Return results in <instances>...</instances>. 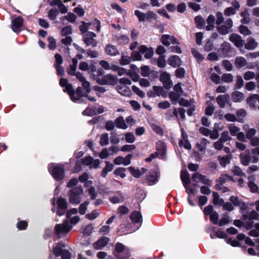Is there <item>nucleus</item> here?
Here are the masks:
<instances>
[{"instance_id": "2eb2a0df", "label": "nucleus", "mask_w": 259, "mask_h": 259, "mask_svg": "<svg viewBox=\"0 0 259 259\" xmlns=\"http://www.w3.org/2000/svg\"><path fill=\"white\" fill-rule=\"evenodd\" d=\"M158 177L159 175L157 172L155 171H150L146 176V182L149 186L154 185L157 182Z\"/></svg>"}, {"instance_id": "c85d7f7f", "label": "nucleus", "mask_w": 259, "mask_h": 259, "mask_svg": "<svg viewBox=\"0 0 259 259\" xmlns=\"http://www.w3.org/2000/svg\"><path fill=\"white\" fill-rule=\"evenodd\" d=\"M257 43L252 37L247 39V42L245 44V48L248 50H253L257 46Z\"/></svg>"}, {"instance_id": "393cba45", "label": "nucleus", "mask_w": 259, "mask_h": 259, "mask_svg": "<svg viewBox=\"0 0 259 259\" xmlns=\"http://www.w3.org/2000/svg\"><path fill=\"white\" fill-rule=\"evenodd\" d=\"M256 102L259 103V95H252L247 99V103L251 108L256 107Z\"/></svg>"}, {"instance_id": "e2e57ef3", "label": "nucleus", "mask_w": 259, "mask_h": 259, "mask_svg": "<svg viewBox=\"0 0 259 259\" xmlns=\"http://www.w3.org/2000/svg\"><path fill=\"white\" fill-rule=\"evenodd\" d=\"M209 219L210 221L214 224H218L219 214L216 211H213L209 215Z\"/></svg>"}, {"instance_id": "6e6d98bb", "label": "nucleus", "mask_w": 259, "mask_h": 259, "mask_svg": "<svg viewBox=\"0 0 259 259\" xmlns=\"http://www.w3.org/2000/svg\"><path fill=\"white\" fill-rule=\"evenodd\" d=\"M256 76L255 73L251 71H248L244 73L243 77L245 80H249L255 78Z\"/></svg>"}, {"instance_id": "f257e3e1", "label": "nucleus", "mask_w": 259, "mask_h": 259, "mask_svg": "<svg viewBox=\"0 0 259 259\" xmlns=\"http://www.w3.org/2000/svg\"><path fill=\"white\" fill-rule=\"evenodd\" d=\"M216 24L218 25V31L222 35H226L231 31L233 26V21L231 18H228L224 21V18L221 12H218L216 14Z\"/></svg>"}, {"instance_id": "f8f14e48", "label": "nucleus", "mask_w": 259, "mask_h": 259, "mask_svg": "<svg viewBox=\"0 0 259 259\" xmlns=\"http://www.w3.org/2000/svg\"><path fill=\"white\" fill-rule=\"evenodd\" d=\"M84 165L89 166L90 168H97L100 164L99 159H93L91 156H87L82 159Z\"/></svg>"}, {"instance_id": "774afa93", "label": "nucleus", "mask_w": 259, "mask_h": 259, "mask_svg": "<svg viewBox=\"0 0 259 259\" xmlns=\"http://www.w3.org/2000/svg\"><path fill=\"white\" fill-rule=\"evenodd\" d=\"M248 219L249 220H256L259 221V213L254 210L251 211L248 214Z\"/></svg>"}, {"instance_id": "0e129e2a", "label": "nucleus", "mask_w": 259, "mask_h": 259, "mask_svg": "<svg viewBox=\"0 0 259 259\" xmlns=\"http://www.w3.org/2000/svg\"><path fill=\"white\" fill-rule=\"evenodd\" d=\"M250 161V156L248 155H241V161L243 165H248Z\"/></svg>"}, {"instance_id": "79ce46f5", "label": "nucleus", "mask_w": 259, "mask_h": 259, "mask_svg": "<svg viewBox=\"0 0 259 259\" xmlns=\"http://www.w3.org/2000/svg\"><path fill=\"white\" fill-rule=\"evenodd\" d=\"M218 158L221 165L223 167H225L230 161V156L229 155L219 157Z\"/></svg>"}, {"instance_id": "a211bd4d", "label": "nucleus", "mask_w": 259, "mask_h": 259, "mask_svg": "<svg viewBox=\"0 0 259 259\" xmlns=\"http://www.w3.org/2000/svg\"><path fill=\"white\" fill-rule=\"evenodd\" d=\"M161 41L163 45L165 46H168L170 44H178L179 41L172 35H163L161 37Z\"/></svg>"}, {"instance_id": "4468645a", "label": "nucleus", "mask_w": 259, "mask_h": 259, "mask_svg": "<svg viewBox=\"0 0 259 259\" xmlns=\"http://www.w3.org/2000/svg\"><path fill=\"white\" fill-rule=\"evenodd\" d=\"M99 82L102 84L114 85L116 83L117 78L114 75L108 74L103 76Z\"/></svg>"}, {"instance_id": "39448f33", "label": "nucleus", "mask_w": 259, "mask_h": 259, "mask_svg": "<svg viewBox=\"0 0 259 259\" xmlns=\"http://www.w3.org/2000/svg\"><path fill=\"white\" fill-rule=\"evenodd\" d=\"M115 255L117 259H128L131 255L130 251L122 243L118 242L115 244Z\"/></svg>"}, {"instance_id": "6e6552de", "label": "nucleus", "mask_w": 259, "mask_h": 259, "mask_svg": "<svg viewBox=\"0 0 259 259\" xmlns=\"http://www.w3.org/2000/svg\"><path fill=\"white\" fill-rule=\"evenodd\" d=\"M104 108L103 106L99 105L96 106H91L88 107L82 112L83 115L93 116L98 114H101L104 112Z\"/></svg>"}, {"instance_id": "a18cd8bd", "label": "nucleus", "mask_w": 259, "mask_h": 259, "mask_svg": "<svg viewBox=\"0 0 259 259\" xmlns=\"http://www.w3.org/2000/svg\"><path fill=\"white\" fill-rule=\"evenodd\" d=\"M249 235L252 237H259V223L255 224L254 229H252L249 231Z\"/></svg>"}, {"instance_id": "8fccbe9b", "label": "nucleus", "mask_w": 259, "mask_h": 259, "mask_svg": "<svg viewBox=\"0 0 259 259\" xmlns=\"http://www.w3.org/2000/svg\"><path fill=\"white\" fill-rule=\"evenodd\" d=\"M100 143L102 146H106L109 144L108 134L107 133L101 135Z\"/></svg>"}, {"instance_id": "b1692460", "label": "nucleus", "mask_w": 259, "mask_h": 259, "mask_svg": "<svg viewBox=\"0 0 259 259\" xmlns=\"http://www.w3.org/2000/svg\"><path fill=\"white\" fill-rule=\"evenodd\" d=\"M153 91H149L147 93L149 97H154L155 96H162L163 94V89L161 87L154 86L153 87Z\"/></svg>"}, {"instance_id": "f03ea898", "label": "nucleus", "mask_w": 259, "mask_h": 259, "mask_svg": "<svg viewBox=\"0 0 259 259\" xmlns=\"http://www.w3.org/2000/svg\"><path fill=\"white\" fill-rule=\"evenodd\" d=\"M60 84L62 87H65L63 90L64 92H67L70 99L73 102H77L79 100V96L80 95L81 88L78 87L75 92L72 88V85L68 83V81L65 78H61L60 80Z\"/></svg>"}, {"instance_id": "37998d69", "label": "nucleus", "mask_w": 259, "mask_h": 259, "mask_svg": "<svg viewBox=\"0 0 259 259\" xmlns=\"http://www.w3.org/2000/svg\"><path fill=\"white\" fill-rule=\"evenodd\" d=\"M125 171L126 169L125 168L119 167L114 171V174L115 176H119L121 178H124L126 177Z\"/></svg>"}, {"instance_id": "c756f323", "label": "nucleus", "mask_w": 259, "mask_h": 259, "mask_svg": "<svg viewBox=\"0 0 259 259\" xmlns=\"http://www.w3.org/2000/svg\"><path fill=\"white\" fill-rule=\"evenodd\" d=\"M114 39L120 45L127 44L130 41L129 37L125 35H116Z\"/></svg>"}, {"instance_id": "20e7f679", "label": "nucleus", "mask_w": 259, "mask_h": 259, "mask_svg": "<svg viewBox=\"0 0 259 259\" xmlns=\"http://www.w3.org/2000/svg\"><path fill=\"white\" fill-rule=\"evenodd\" d=\"M83 193V189L81 187H76L69 191V200L72 204H78L81 199V195Z\"/></svg>"}, {"instance_id": "9d476101", "label": "nucleus", "mask_w": 259, "mask_h": 259, "mask_svg": "<svg viewBox=\"0 0 259 259\" xmlns=\"http://www.w3.org/2000/svg\"><path fill=\"white\" fill-rule=\"evenodd\" d=\"M96 37V35L95 33L89 31L83 36L84 42L88 46L95 47L97 44V40L94 39Z\"/></svg>"}, {"instance_id": "13d9d810", "label": "nucleus", "mask_w": 259, "mask_h": 259, "mask_svg": "<svg viewBox=\"0 0 259 259\" xmlns=\"http://www.w3.org/2000/svg\"><path fill=\"white\" fill-rule=\"evenodd\" d=\"M99 214L100 213L97 210H94L90 213L86 214L85 217L90 220H93L97 218Z\"/></svg>"}, {"instance_id": "9b49d317", "label": "nucleus", "mask_w": 259, "mask_h": 259, "mask_svg": "<svg viewBox=\"0 0 259 259\" xmlns=\"http://www.w3.org/2000/svg\"><path fill=\"white\" fill-rule=\"evenodd\" d=\"M57 204L58 206L57 214L61 216L65 213L67 208L66 200L65 198L59 197L57 200Z\"/></svg>"}, {"instance_id": "dca6fc26", "label": "nucleus", "mask_w": 259, "mask_h": 259, "mask_svg": "<svg viewBox=\"0 0 259 259\" xmlns=\"http://www.w3.org/2000/svg\"><path fill=\"white\" fill-rule=\"evenodd\" d=\"M160 80L163 83L164 87L166 89H169L172 85L170 74L166 72H163L160 76Z\"/></svg>"}, {"instance_id": "a878e982", "label": "nucleus", "mask_w": 259, "mask_h": 259, "mask_svg": "<svg viewBox=\"0 0 259 259\" xmlns=\"http://www.w3.org/2000/svg\"><path fill=\"white\" fill-rule=\"evenodd\" d=\"M109 199L112 203H119L123 201V197L122 193L119 191L114 195L110 196Z\"/></svg>"}, {"instance_id": "2f4dec72", "label": "nucleus", "mask_w": 259, "mask_h": 259, "mask_svg": "<svg viewBox=\"0 0 259 259\" xmlns=\"http://www.w3.org/2000/svg\"><path fill=\"white\" fill-rule=\"evenodd\" d=\"M235 65L237 68H241L247 65V61L243 57H237L235 59Z\"/></svg>"}, {"instance_id": "f704fd0d", "label": "nucleus", "mask_w": 259, "mask_h": 259, "mask_svg": "<svg viewBox=\"0 0 259 259\" xmlns=\"http://www.w3.org/2000/svg\"><path fill=\"white\" fill-rule=\"evenodd\" d=\"M113 167V165L112 163H110L109 161H106V165L103 168L101 176L104 178L106 177L107 173L112 170Z\"/></svg>"}, {"instance_id": "5701e85b", "label": "nucleus", "mask_w": 259, "mask_h": 259, "mask_svg": "<svg viewBox=\"0 0 259 259\" xmlns=\"http://www.w3.org/2000/svg\"><path fill=\"white\" fill-rule=\"evenodd\" d=\"M106 53L111 56H115L119 54L116 47L112 44H109L105 48Z\"/></svg>"}, {"instance_id": "7c9ffc66", "label": "nucleus", "mask_w": 259, "mask_h": 259, "mask_svg": "<svg viewBox=\"0 0 259 259\" xmlns=\"http://www.w3.org/2000/svg\"><path fill=\"white\" fill-rule=\"evenodd\" d=\"M115 124L117 128L126 129L127 125L122 116H119L115 120Z\"/></svg>"}, {"instance_id": "de8ad7c7", "label": "nucleus", "mask_w": 259, "mask_h": 259, "mask_svg": "<svg viewBox=\"0 0 259 259\" xmlns=\"http://www.w3.org/2000/svg\"><path fill=\"white\" fill-rule=\"evenodd\" d=\"M191 52L194 57L197 60L198 62H201L203 60L204 57L195 49L192 48L191 49Z\"/></svg>"}, {"instance_id": "ddd939ff", "label": "nucleus", "mask_w": 259, "mask_h": 259, "mask_svg": "<svg viewBox=\"0 0 259 259\" xmlns=\"http://www.w3.org/2000/svg\"><path fill=\"white\" fill-rule=\"evenodd\" d=\"M207 231L210 233L211 238L213 239L215 236L220 238L226 237V234L221 230H216L215 228L212 226H208L207 228Z\"/></svg>"}, {"instance_id": "4d7b16f0", "label": "nucleus", "mask_w": 259, "mask_h": 259, "mask_svg": "<svg viewBox=\"0 0 259 259\" xmlns=\"http://www.w3.org/2000/svg\"><path fill=\"white\" fill-rule=\"evenodd\" d=\"M230 221L229 217L227 214H224L223 217L218 222V224L220 226H224L227 224H228Z\"/></svg>"}, {"instance_id": "a19ab883", "label": "nucleus", "mask_w": 259, "mask_h": 259, "mask_svg": "<svg viewBox=\"0 0 259 259\" xmlns=\"http://www.w3.org/2000/svg\"><path fill=\"white\" fill-rule=\"evenodd\" d=\"M156 18L157 15L153 11H150L145 13V21L150 22L153 20H156Z\"/></svg>"}, {"instance_id": "c03bdc74", "label": "nucleus", "mask_w": 259, "mask_h": 259, "mask_svg": "<svg viewBox=\"0 0 259 259\" xmlns=\"http://www.w3.org/2000/svg\"><path fill=\"white\" fill-rule=\"evenodd\" d=\"M256 133V131L254 128H250L246 130L245 131V136L247 139L250 140L253 138Z\"/></svg>"}, {"instance_id": "5fc2aeb1", "label": "nucleus", "mask_w": 259, "mask_h": 259, "mask_svg": "<svg viewBox=\"0 0 259 259\" xmlns=\"http://www.w3.org/2000/svg\"><path fill=\"white\" fill-rule=\"evenodd\" d=\"M156 149L159 152H161L164 154L166 152V146L165 144L161 141H158L156 144Z\"/></svg>"}, {"instance_id": "72a5a7b5", "label": "nucleus", "mask_w": 259, "mask_h": 259, "mask_svg": "<svg viewBox=\"0 0 259 259\" xmlns=\"http://www.w3.org/2000/svg\"><path fill=\"white\" fill-rule=\"evenodd\" d=\"M181 178L183 185L190 184V179L189 173L186 170H183L181 172Z\"/></svg>"}, {"instance_id": "58836bf2", "label": "nucleus", "mask_w": 259, "mask_h": 259, "mask_svg": "<svg viewBox=\"0 0 259 259\" xmlns=\"http://www.w3.org/2000/svg\"><path fill=\"white\" fill-rule=\"evenodd\" d=\"M89 93H82V89L81 88L80 95L79 96V97H80L79 98L80 99H79V100L77 102H75V103H80L82 101V97H86L90 101L96 102V99L95 98V97H93V96H92L90 95H89Z\"/></svg>"}, {"instance_id": "09e8293b", "label": "nucleus", "mask_w": 259, "mask_h": 259, "mask_svg": "<svg viewBox=\"0 0 259 259\" xmlns=\"http://www.w3.org/2000/svg\"><path fill=\"white\" fill-rule=\"evenodd\" d=\"M59 11L56 9H52L50 10L48 14V16L50 19L51 20H55L59 14Z\"/></svg>"}, {"instance_id": "473e14b6", "label": "nucleus", "mask_w": 259, "mask_h": 259, "mask_svg": "<svg viewBox=\"0 0 259 259\" xmlns=\"http://www.w3.org/2000/svg\"><path fill=\"white\" fill-rule=\"evenodd\" d=\"M244 98V94L239 91H235L232 94V100L233 102H240Z\"/></svg>"}, {"instance_id": "69168bd1", "label": "nucleus", "mask_w": 259, "mask_h": 259, "mask_svg": "<svg viewBox=\"0 0 259 259\" xmlns=\"http://www.w3.org/2000/svg\"><path fill=\"white\" fill-rule=\"evenodd\" d=\"M195 21L198 27L201 28L205 25V21L201 16H196L195 18Z\"/></svg>"}, {"instance_id": "bf43d9fd", "label": "nucleus", "mask_w": 259, "mask_h": 259, "mask_svg": "<svg viewBox=\"0 0 259 259\" xmlns=\"http://www.w3.org/2000/svg\"><path fill=\"white\" fill-rule=\"evenodd\" d=\"M232 138L229 137V133L227 131H224L221 134V137L219 140L225 143L227 141L231 140Z\"/></svg>"}, {"instance_id": "052dcab7", "label": "nucleus", "mask_w": 259, "mask_h": 259, "mask_svg": "<svg viewBox=\"0 0 259 259\" xmlns=\"http://www.w3.org/2000/svg\"><path fill=\"white\" fill-rule=\"evenodd\" d=\"M131 174L135 178H139L141 176V172L138 169H135L134 167L130 166L128 168Z\"/></svg>"}, {"instance_id": "423d86ee", "label": "nucleus", "mask_w": 259, "mask_h": 259, "mask_svg": "<svg viewBox=\"0 0 259 259\" xmlns=\"http://www.w3.org/2000/svg\"><path fill=\"white\" fill-rule=\"evenodd\" d=\"M72 229L68 221H64L63 223L57 224L55 226V231L58 237L65 236Z\"/></svg>"}, {"instance_id": "ea45409f", "label": "nucleus", "mask_w": 259, "mask_h": 259, "mask_svg": "<svg viewBox=\"0 0 259 259\" xmlns=\"http://www.w3.org/2000/svg\"><path fill=\"white\" fill-rule=\"evenodd\" d=\"M241 16L242 18L241 20V22L243 24H247L249 22V14L247 10H245L241 13Z\"/></svg>"}, {"instance_id": "cd10ccee", "label": "nucleus", "mask_w": 259, "mask_h": 259, "mask_svg": "<svg viewBox=\"0 0 259 259\" xmlns=\"http://www.w3.org/2000/svg\"><path fill=\"white\" fill-rule=\"evenodd\" d=\"M117 89L119 94L125 96H128L131 94L130 89L124 84L117 85Z\"/></svg>"}, {"instance_id": "7ed1b4c3", "label": "nucleus", "mask_w": 259, "mask_h": 259, "mask_svg": "<svg viewBox=\"0 0 259 259\" xmlns=\"http://www.w3.org/2000/svg\"><path fill=\"white\" fill-rule=\"evenodd\" d=\"M48 169L53 177L57 181H60L64 177V168L62 165L51 163L48 166Z\"/></svg>"}, {"instance_id": "c9c22d12", "label": "nucleus", "mask_w": 259, "mask_h": 259, "mask_svg": "<svg viewBox=\"0 0 259 259\" xmlns=\"http://www.w3.org/2000/svg\"><path fill=\"white\" fill-rule=\"evenodd\" d=\"M215 21V17L212 15H210L207 18L206 22L207 23L206 29L207 30H211L214 28Z\"/></svg>"}, {"instance_id": "3c124183", "label": "nucleus", "mask_w": 259, "mask_h": 259, "mask_svg": "<svg viewBox=\"0 0 259 259\" xmlns=\"http://www.w3.org/2000/svg\"><path fill=\"white\" fill-rule=\"evenodd\" d=\"M48 40L49 41V48L50 50H55L57 46L56 39L54 37L50 36L48 38Z\"/></svg>"}, {"instance_id": "338daca9", "label": "nucleus", "mask_w": 259, "mask_h": 259, "mask_svg": "<svg viewBox=\"0 0 259 259\" xmlns=\"http://www.w3.org/2000/svg\"><path fill=\"white\" fill-rule=\"evenodd\" d=\"M55 61L54 64V67L57 66L62 65L63 60V58H62V56L60 54H56L55 55Z\"/></svg>"}, {"instance_id": "680f3d73", "label": "nucleus", "mask_w": 259, "mask_h": 259, "mask_svg": "<svg viewBox=\"0 0 259 259\" xmlns=\"http://www.w3.org/2000/svg\"><path fill=\"white\" fill-rule=\"evenodd\" d=\"M213 203L216 205L222 204L223 200L220 199L219 195L217 192H213Z\"/></svg>"}, {"instance_id": "864d4df0", "label": "nucleus", "mask_w": 259, "mask_h": 259, "mask_svg": "<svg viewBox=\"0 0 259 259\" xmlns=\"http://www.w3.org/2000/svg\"><path fill=\"white\" fill-rule=\"evenodd\" d=\"M229 129L230 134L232 136H236L240 131V128L234 125L233 124H231L229 125Z\"/></svg>"}, {"instance_id": "49530a36", "label": "nucleus", "mask_w": 259, "mask_h": 259, "mask_svg": "<svg viewBox=\"0 0 259 259\" xmlns=\"http://www.w3.org/2000/svg\"><path fill=\"white\" fill-rule=\"evenodd\" d=\"M72 33V28L70 26L63 27L61 30V35L62 36H68Z\"/></svg>"}, {"instance_id": "4c0bfd02", "label": "nucleus", "mask_w": 259, "mask_h": 259, "mask_svg": "<svg viewBox=\"0 0 259 259\" xmlns=\"http://www.w3.org/2000/svg\"><path fill=\"white\" fill-rule=\"evenodd\" d=\"M249 182L248 183V186L252 192H256L258 190L257 186L253 182L254 179L253 177H249L248 178Z\"/></svg>"}, {"instance_id": "412c9836", "label": "nucleus", "mask_w": 259, "mask_h": 259, "mask_svg": "<svg viewBox=\"0 0 259 259\" xmlns=\"http://www.w3.org/2000/svg\"><path fill=\"white\" fill-rule=\"evenodd\" d=\"M139 51L141 52V54L144 55V57L147 59L150 58L154 53V51L152 48H148L145 45L140 46Z\"/></svg>"}, {"instance_id": "0eeeda50", "label": "nucleus", "mask_w": 259, "mask_h": 259, "mask_svg": "<svg viewBox=\"0 0 259 259\" xmlns=\"http://www.w3.org/2000/svg\"><path fill=\"white\" fill-rule=\"evenodd\" d=\"M130 218L133 223L136 225L135 228L133 229L130 232H135L136 230H138L142 225L143 222L142 216L140 212L135 211L131 214Z\"/></svg>"}, {"instance_id": "6ab92c4d", "label": "nucleus", "mask_w": 259, "mask_h": 259, "mask_svg": "<svg viewBox=\"0 0 259 259\" xmlns=\"http://www.w3.org/2000/svg\"><path fill=\"white\" fill-rule=\"evenodd\" d=\"M230 40L237 48H241L244 45V41L241 37L237 34H232L230 36Z\"/></svg>"}, {"instance_id": "aec40b11", "label": "nucleus", "mask_w": 259, "mask_h": 259, "mask_svg": "<svg viewBox=\"0 0 259 259\" xmlns=\"http://www.w3.org/2000/svg\"><path fill=\"white\" fill-rule=\"evenodd\" d=\"M23 22V19L20 16H18L14 19L12 21L11 24L12 29L15 32H18L19 31V28L22 26Z\"/></svg>"}, {"instance_id": "f3484780", "label": "nucleus", "mask_w": 259, "mask_h": 259, "mask_svg": "<svg viewBox=\"0 0 259 259\" xmlns=\"http://www.w3.org/2000/svg\"><path fill=\"white\" fill-rule=\"evenodd\" d=\"M109 240V238L107 237H102L94 243L93 246L96 249H102L107 245Z\"/></svg>"}, {"instance_id": "4be33fe9", "label": "nucleus", "mask_w": 259, "mask_h": 259, "mask_svg": "<svg viewBox=\"0 0 259 259\" xmlns=\"http://www.w3.org/2000/svg\"><path fill=\"white\" fill-rule=\"evenodd\" d=\"M168 64L172 67H177L181 65L182 61L178 56L174 55L169 58Z\"/></svg>"}, {"instance_id": "603ef678", "label": "nucleus", "mask_w": 259, "mask_h": 259, "mask_svg": "<svg viewBox=\"0 0 259 259\" xmlns=\"http://www.w3.org/2000/svg\"><path fill=\"white\" fill-rule=\"evenodd\" d=\"M67 218L68 220H67L66 221H68L69 224L70 226H72V227L73 225H75L80 220L79 217L77 215L73 217L71 216L70 217Z\"/></svg>"}, {"instance_id": "1a4fd4ad", "label": "nucleus", "mask_w": 259, "mask_h": 259, "mask_svg": "<svg viewBox=\"0 0 259 259\" xmlns=\"http://www.w3.org/2000/svg\"><path fill=\"white\" fill-rule=\"evenodd\" d=\"M192 180L194 183L193 185L194 187H197L199 182L208 185H210V181L205 176L198 172H195L192 175Z\"/></svg>"}, {"instance_id": "bb28decb", "label": "nucleus", "mask_w": 259, "mask_h": 259, "mask_svg": "<svg viewBox=\"0 0 259 259\" xmlns=\"http://www.w3.org/2000/svg\"><path fill=\"white\" fill-rule=\"evenodd\" d=\"M229 99V96L227 95H219L216 99L217 102L221 108L225 106L226 103Z\"/></svg>"}, {"instance_id": "e433bc0d", "label": "nucleus", "mask_w": 259, "mask_h": 259, "mask_svg": "<svg viewBox=\"0 0 259 259\" xmlns=\"http://www.w3.org/2000/svg\"><path fill=\"white\" fill-rule=\"evenodd\" d=\"M209 143V142L207 141V139L202 138L201 140L200 143H197L196 144V147L199 150L201 151H204L206 149L207 145Z\"/></svg>"}]
</instances>
